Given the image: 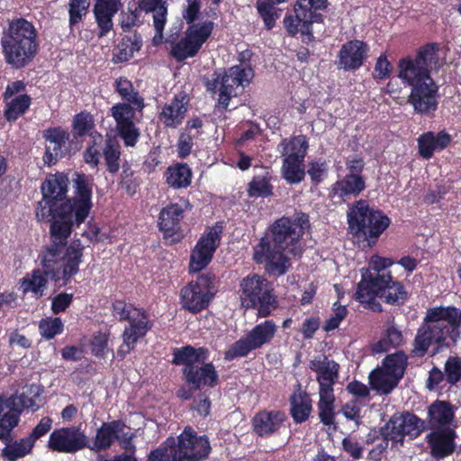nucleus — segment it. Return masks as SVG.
Returning a JSON list of instances; mask_svg holds the SVG:
<instances>
[{
	"label": "nucleus",
	"instance_id": "nucleus-35",
	"mask_svg": "<svg viewBox=\"0 0 461 461\" xmlns=\"http://www.w3.org/2000/svg\"><path fill=\"white\" fill-rule=\"evenodd\" d=\"M120 5L121 0H96L94 14L98 27V38L106 36L113 30V17Z\"/></svg>",
	"mask_w": 461,
	"mask_h": 461
},
{
	"label": "nucleus",
	"instance_id": "nucleus-48",
	"mask_svg": "<svg viewBox=\"0 0 461 461\" xmlns=\"http://www.w3.org/2000/svg\"><path fill=\"white\" fill-rule=\"evenodd\" d=\"M402 341V332L396 326L391 325L384 330L381 339L371 345V350L374 354L384 353L400 347Z\"/></svg>",
	"mask_w": 461,
	"mask_h": 461
},
{
	"label": "nucleus",
	"instance_id": "nucleus-14",
	"mask_svg": "<svg viewBox=\"0 0 461 461\" xmlns=\"http://www.w3.org/2000/svg\"><path fill=\"white\" fill-rule=\"evenodd\" d=\"M68 183V176L61 172L46 176L41 186L42 200L38 203L35 212L39 221L48 219L51 212L59 205V202H65Z\"/></svg>",
	"mask_w": 461,
	"mask_h": 461
},
{
	"label": "nucleus",
	"instance_id": "nucleus-30",
	"mask_svg": "<svg viewBox=\"0 0 461 461\" xmlns=\"http://www.w3.org/2000/svg\"><path fill=\"white\" fill-rule=\"evenodd\" d=\"M189 96L185 93L175 95L169 103L162 107L158 120L167 129H176L183 122L188 112Z\"/></svg>",
	"mask_w": 461,
	"mask_h": 461
},
{
	"label": "nucleus",
	"instance_id": "nucleus-50",
	"mask_svg": "<svg viewBox=\"0 0 461 461\" xmlns=\"http://www.w3.org/2000/svg\"><path fill=\"white\" fill-rule=\"evenodd\" d=\"M371 387L382 394H389L398 385L394 378L384 366H377L369 374Z\"/></svg>",
	"mask_w": 461,
	"mask_h": 461
},
{
	"label": "nucleus",
	"instance_id": "nucleus-22",
	"mask_svg": "<svg viewBox=\"0 0 461 461\" xmlns=\"http://www.w3.org/2000/svg\"><path fill=\"white\" fill-rule=\"evenodd\" d=\"M183 203H170L163 207L159 212L158 226L164 238H171L173 241H179L184 237L182 221L185 212L191 210L192 205L188 200H183Z\"/></svg>",
	"mask_w": 461,
	"mask_h": 461
},
{
	"label": "nucleus",
	"instance_id": "nucleus-51",
	"mask_svg": "<svg viewBox=\"0 0 461 461\" xmlns=\"http://www.w3.org/2000/svg\"><path fill=\"white\" fill-rule=\"evenodd\" d=\"M271 176L268 172L264 175L254 176L248 185L247 192L250 198H267L274 194L271 184Z\"/></svg>",
	"mask_w": 461,
	"mask_h": 461
},
{
	"label": "nucleus",
	"instance_id": "nucleus-45",
	"mask_svg": "<svg viewBox=\"0 0 461 461\" xmlns=\"http://www.w3.org/2000/svg\"><path fill=\"white\" fill-rule=\"evenodd\" d=\"M393 260L389 258L373 256L369 267L361 269V279L357 285H364L370 283V279H375L377 276H393L389 267L393 265Z\"/></svg>",
	"mask_w": 461,
	"mask_h": 461
},
{
	"label": "nucleus",
	"instance_id": "nucleus-43",
	"mask_svg": "<svg viewBox=\"0 0 461 461\" xmlns=\"http://www.w3.org/2000/svg\"><path fill=\"white\" fill-rule=\"evenodd\" d=\"M48 277L49 276L45 275V272L35 268L20 279V289L23 294L31 292L36 299H39L43 296L47 288Z\"/></svg>",
	"mask_w": 461,
	"mask_h": 461
},
{
	"label": "nucleus",
	"instance_id": "nucleus-37",
	"mask_svg": "<svg viewBox=\"0 0 461 461\" xmlns=\"http://www.w3.org/2000/svg\"><path fill=\"white\" fill-rule=\"evenodd\" d=\"M127 321L129 325L124 328L122 339L131 343H137L153 327L148 313L142 309H134L133 316Z\"/></svg>",
	"mask_w": 461,
	"mask_h": 461
},
{
	"label": "nucleus",
	"instance_id": "nucleus-46",
	"mask_svg": "<svg viewBox=\"0 0 461 461\" xmlns=\"http://www.w3.org/2000/svg\"><path fill=\"white\" fill-rule=\"evenodd\" d=\"M102 143L101 151L104 159L106 170L110 174H116L120 169L122 148L116 137L106 135Z\"/></svg>",
	"mask_w": 461,
	"mask_h": 461
},
{
	"label": "nucleus",
	"instance_id": "nucleus-25",
	"mask_svg": "<svg viewBox=\"0 0 461 461\" xmlns=\"http://www.w3.org/2000/svg\"><path fill=\"white\" fill-rule=\"evenodd\" d=\"M42 393L41 388L35 384L26 386L21 394H13L6 398V406L14 412V417H6V421L11 428H15L20 422V418L24 410L36 411L41 408V404L37 402Z\"/></svg>",
	"mask_w": 461,
	"mask_h": 461
},
{
	"label": "nucleus",
	"instance_id": "nucleus-1",
	"mask_svg": "<svg viewBox=\"0 0 461 461\" xmlns=\"http://www.w3.org/2000/svg\"><path fill=\"white\" fill-rule=\"evenodd\" d=\"M461 337V309L435 306L427 309L412 341L411 355L423 357L432 348V356L455 346Z\"/></svg>",
	"mask_w": 461,
	"mask_h": 461
},
{
	"label": "nucleus",
	"instance_id": "nucleus-2",
	"mask_svg": "<svg viewBox=\"0 0 461 461\" xmlns=\"http://www.w3.org/2000/svg\"><path fill=\"white\" fill-rule=\"evenodd\" d=\"M1 52L5 62L20 70L28 67L40 51L39 32L32 22L24 17L7 21L0 37Z\"/></svg>",
	"mask_w": 461,
	"mask_h": 461
},
{
	"label": "nucleus",
	"instance_id": "nucleus-28",
	"mask_svg": "<svg viewBox=\"0 0 461 461\" xmlns=\"http://www.w3.org/2000/svg\"><path fill=\"white\" fill-rule=\"evenodd\" d=\"M286 420L287 416L284 411L263 409L252 418V430L258 437L268 438L278 434Z\"/></svg>",
	"mask_w": 461,
	"mask_h": 461
},
{
	"label": "nucleus",
	"instance_id": "nucleus-56",
	"mask_svg": "<svg viewBox=\"0 0 461 461\" xmlns=\"http://www.w3.org/2000/svg\"><path fill=\"white\" fill-rule=\"evenodd\" d=\"M95 118L88 111H81L77 113L72 121V130L74 136L77 138H82L85 136H95L92 131L95 129Z\"/></svg>",
	"mask_w": 461,
	"mask_h": 461
},
{
	"label": "nucleus",
	"instance_id": "nucleus-27",
	"mask_svg": "<svg viewBox=\"0 0 461 461\" xmlns=\"http://www.w3.org/2000/svg\"><path fill=\"white\" fill-rule=\"evenodd\" d=\"M293 14H286L284 18V26L291 36L301 32L303 35H312V23H322L323 15L320 13L303 9L297 2L294 6Z\"/></svg>",
	"mask_w": 461,
	"mask_h": 461
},
{
	"label": "nucleus",
	"instance_id": "nucleus-63",
	"mask_svg": "<svg viewBox=\"0 0 461 461\" xmlns=\"http://www.w3.org/2000/svg\"><path fill=\"white\" fill-rule=\"evenodd\" d=\"M174 438H168L165 443L150 451L148 461H173Z\"/></svg>",
	"mask_w": 461,
	"mask_h": 461
},
{
	"label": "nucleus",
	"instance_id": "nucleus-58",
	"mask_svg": "<svg viewBox=\"0 0 461 461\" xmlns=\"http://www.w3.org/2000/svg\"><path fill=\"white\" fill-rule=\"evenodd\" d=\"M89 6L90 0H69L68 25L71 30L86 15Z\"/></svg>",
	"mask_w": 461,
	"mask_h": 461
},
{
	"label": "nucleus",
	"instance_id": "nucleus-21",
	"mask_svg": "<svg viewBox=\"0 0 461 461\" xmlns=\"http://www.w3.org/2000/svg\"><path fill=\"white\" fill-rule=\"evenodd\" d=\"M115 122V132L126 148H134L140 139V130L134 122L135 108L129 104H115L110 109Z\"/></svg>",
	"mask_w": 461,
	"mask_h": 461
},
{
	"label": "nucleus",
	"instance_id": "nucleus-36",
	"mask_svg": "<svg viewBox=\"0 0 461 461\" xmlns=\"http://www.w3.org/2000/svg\"><path fill=\"white\" fill-rule=\"evenodd\" d=\"M366 186L364 176L345 175L331 185L330 194L345 202L351 197H357Z\"/></svg>",
	"mask_w": 461,
	"mask_h": 461
},
{
	"label": "nucleus",
	"instance_id": "nucleus-44",
	"mask_svg": "<svg viewBox=\"0 0 461 461\" xmlns=\"http://www.w3.org/2000/svg\"><path fill=\"white\" fill-rule=\"evenodd\" d=\"M164 176L166 183L175 189L187 188L192 182L193 172L186 163H175L169 166Z\"/></svg>",
	"mask_w": 461,
	"mask_h": 461
},
{
	"label": "nucleus",
	"instance_id": "nucleus-29",
	"mask_svg": "<svg viewBox=\"0 0 461 461\" xmlns=\"http://www.w3.org/2000/svg\"><path fill=\"white\" fill-rule=\"evenodd\" d=\"M456 431L450 427H438L426 436L430 455L436 459H443L455 452Z\"/></svg>",
	"mask_w": 461,
	"mask_h": 461
},
{
	"label": "nucleus",
	"instance_id": "nucleus-53",
	"mask_svg": "<svg viewBox=\"0 0 461 461\" xmlns=\"http://www.w3.org/2000/svg\"><path fill=\"white\" fill-rule=\"evenodd\" d=\"M407 365L408 357L402 350L387 355L382 362V366L399 382L404 375Z\"/></svg>",
	"mask_w": 461,
	"mask_h": 461
},
{
	"label": "nucleus",
	"instance_id": "nucleus-8",
	"mask_svg": "<svg viewBox=\"0 0 461 461\" xmlns=\"http://www.w3.org/2000/svg\"><path fill=\"white\" fill-rule=\"evenodd\" d=\"M240 298L246 309H256L258 318H267L278 308L271 282L258 274H249L240 282Z\"/></svg>",
	"mask_w": 461,
	"mask_h": 461
},
{
	"label": "nucleus",
	"instance_id": "nucleus-31",
	"mask_svg": "<svg viewBox=\"0 0 461 461\" xmlns=\"http://www.w3.org/2000/svg\"><path fill=\"white\" fill-rule=\"evenodd\" d=\"M42 137L50 143L45 147L42 159L45 165L50 167L63 157V148L69 140V132L60 126L50 127L43 131Z\"/></svg>",
	"mask_w": 461,
	"mask_h": 461
},
{
	"label": "nucleus",
	"instance_id": "nucleus-7",
	"mask_svg": "<svg viewBox=\"0 0 461 461\" xmlns=\"http://www.w3.org/2000/svg\"><path fill=\"white\" fill-rule=\"evenodd\" d=\"M310 227L309 215L300 211L276 219L266 231L287 254L301 258L304 251L302 240Z\"/></svg>",
	"mask_w": 461,
	"mask_h": 461
},
{
	"label": "nucleus",
	"instance_id": "nucleus-24",
	"mask_svg": "<svg viewBox=\"0 0 461 461\" xmlns=\"http://www.w3.org/2000/svg\"><path fill=\"white\" fill-rule=\"evenodd\" d=\"M370 47L367 42L353 39L341 45L335 64L344 71L358 70L368 58Z\"/></svg>",
	"mask_w": 461,
	"mask_h": 461
},
{
	"label": "nucleus",
	"instance_id": "nucleus-34",
	"mask_svg": "<svg viewBox=\"0 0 461 461\" xmlns=\"http://www.w3.org/2000/svg\"><path fill=\"white\" fill-rule=\"evenodd\" d=\"M126 427V423L122 420L103 422L96 429L91 449L96 452L108 450L119 439L120 434Z\"/></svg>",
	"mask_w": 461,
	"mask_h": 461
},
{
	"label": "nucleus",
	"instance_id": "nucleus-17",
	"mask_svg": "<svg viewBox=\"0 0 461 461\" xmlns=\"http://www.w3.org/2000/svg\"><path fill=\"white\" fill-rule=\"evenodd\" d=\"M386 435L393 443L403 444L407 438L413 440L426 429V422L415 413L409 411L394 412L384 424Z\"/></svg>",
	"mask_w": 461,
	"mask_h": 461
},
{
	"label": "nucleus",
	"instance_id": "nucleus-20",
	"mask_svg": "<svg viewBox=\"0 0 461 461\" xmlns=\"http://www.w3.org/2000/svg\"><path fill=\"white\" fill-rule=\"evenodd\" d=\"M47 447L53 452L64 454H75L90 447L87 436L77 426L55 429L50 434Z\"/></svg>",
	"mask_w": 461,
	"mask_h": 461
},
{
	"label": "nucleus",
	"instance_id": "nucleus-19",
	"mask_svg": "<svg viewBox=\"0 0 461 461\" xmlns=\"http://www.w3.org/2000/svg\"><path fill=\"white\" fill-rule=\"evenodd\" d=\"M73 196L60 203L62 206H70L77 223H83L93 207V178L84 173H76L73 179Z\"/></svg>",
	"mask_w": 461,
	"mask_h": 461
},
{
	"label": "nucleus",
	"instance_id": "nucleus-64",
	"mask_svg": "<svg viewBox=\"0 0 461 461\" xmlns=\"http://www.w3.org/2000/svg\"><path fill=\"white\" fill-rule=\"evenodd\" d=\"M167 7L161 6L160 10L153 13V25L155 35L153 37V44L159 45L163 40L164 28L167 23Z\"/></svg>",
	"mask_w": 461,
	"mask_h": 461
},
{
	"label": "nucleus",
	"instance_id": "nucleus-3",
	"mask_svg": "<svg viewBox=\"0 0 461 461\" xmlns=\"http://www.w3.org/2000/svg\"><path fill=\"white\" fill-rule=\"evenodd\" d=\"M172 355L171 363L175 366H184V379L192 389L201 390L218 385V372L212 362H206L210 356L207 348L186 345L173 348Z\"/></svg>",
	"mask_w": 461,
	"mask_h": 461
},
{
	"label": "nucleus",
	"instance_id": "nucleus-4",
	"mask_svg": "<svg viewBox=\"0 0 461 461\" xmlns=\"http://www.w3.org/2000/svg\"><path fill=\"white\" fill-rule=\"evenodd\" d=\"M84 249L79 240L68 247L51 243L44 246L39 255L42 271L55 283L61 281V286L67 285L79 271Z\"/></svg>",
	"mask_w": 461,
	"mask_h": 461
},
{
	"label": "nucleus",
	"instance_id": "nucleus-16",
	"mask_svg": "<svg viewBox=\"0 0 461 461\" xmlns=\"http://www.w3.org/2000/svg\"><path fill=\"white\" fill-rule=\"evenodd\" d=\"M211 444L205 435L199 436L190 426L185 427L174 439L173 461H202L211 453Z\"/></svg>",
	"mask_w": 461,
	"mask_h": 461
},
{
	"label": "nucleus",
	"instance_id": "nucleus-38",
	"mask_svg": "<svg viewBox=\"0 0 461 461\" xmlns=\"http://www.w3.org/2000/svg\"><path fill=\"white\" fill-rule=\"evenodd\" d=\"M0 440L5 444L1 450V456L5 461H18L33 452L34 446L26 437L14 439L12 431H8V435H5Z\"/></svg>",
	"mask_w": 461,
	"mask_h": 461
},
{
	"label": "nucleus",
	"instance_id": "nucleus-57",
	"mask_svg": "<svg viewBox=\"0 0 461 461\" xmlns=\"http://www.w3.org/2000/svg\"><path fill=\"white\" fill-rule=\"evenodd\" d=\"M39 331L46 340H50L64 331V323L59 317L42 318L39 322Z\"/></svg>",
	"mask_w": 461,
	"mask_h": 461
},
{
	"label": "nucleus",
	"instance_id": "nucleus-13",
	"mask_svg": "<svg viewBox=\"0 0 461 461\" xmlns=\"http://www.w3.org/2000/svg\"><path fill=\"white\" fill-rule=\"evenodd\" d=\"M278 327L273 320H266L256 324L244 337L235 341L225 351L224 358L233 360L246 357L249 352L269 344L276 337Z\"/></svg>",
	"mask_w": 461,
	"mask_h": 461
},
{
	"label": "nucleus",
	"instance_id": "nucleus-6",
	"mask_svg": "<svg viewBox=\"0 0 461 461\" xmlns=\"http://www.w3.org/2000/svg\"><path fill=\"white\" fill-rule=\"evenodd\" d=\"M254 76L253 68L231 66L227 69H215L211 78L203 79V86L212 95L219 93L217 107L221 112H226L231 98L241 94L251 83Z\"/></svg>",
	"mask_w": 461,
	"mask_h": 461
},
{
	"label": "nucleus",
	"instance_id": "nucleus-10",
	"mask_svg": "<svg viewBox=\"0 0 461 461\" xmlns=\"http://www.w3.org/2000/svg\"><path fill=\"white\" fill-rule=\"evenodd\" d=\"M348 227L357 238L363 237L369 245L375 244L389 227L391 220L381 210L372 209L366 201L359 200L348 212Z\"/></svg>",
	"mask_w": 461,
	"mask_h": 461
},
{
	"label": "nucleus",
	"instance_id": "nucleus-12",
	"mask_svg": "<svg viewBox=\"0 0 461 461\" xmlns=\"http://www.w3.org/2000/svg\"><path fill=\"white\" fill-rule=\"evenodd\" d=\"M253 261L264 265L266 271L275 276L285 275L292 267L289 257L267 231L253 247Z\"/></svg>",
	"mask_w": 461,
	"mask_h": 461
},
{
	"label": "nucleus",
	"instance_id": "nucleus-60",
	"mask_svg": "<svg viewBox=\"0 0 461 461\" xmlns=\"http://www.w3.org/2000/svg\"><path fill=\"white\" fill-rule=\"evenodd\" d=\"M446 381L449 385H456L461 380V357L450 356L444 364Z\"/></svg>",
	"mask_w": 461,
	"mask_h": 461
},
{
	"label": "nucleus",
	"instance_id": "nucleus-61",
	"mask_svg": "<svg viewBox=\"0 0 461 461\" xmlns=\"http://www.w3.org/2000/svg\"><path fill=\"white\" fill-rule=\"evenodd\" d=\"M140 13L134 6L132 9L131 6L128 7V11H122L120 14V26L124 33L134 32L132 29L141 25L142 22L140 19Z\"/></svg>",
	"mask_w": 461,
	"mask_h": 461
},
{
	"label": "nucleus",
	"instance_id": "nucleus-39",
	"mask_svg": "<svg viewBox=\"0 0 461 461\" xmlns=\"http://www.w3.org/2000/svg\"><path fill=\"white\" fill-rule=\"evenodd\" d=\"M451 142V137L445 131L435 134L433 131H427L418 138L419 154L423 158L429 159L433 157L434 151L446 149Z\"/></svg>",
	"mask_w": 461,
	"mask_h": 461
},
{
	"label": "nucleus",
	"instance_id": "nucleus-41",
	"mask_svg": "<svg viewBox=\"0 0 461 461\" xmlns=\"http://www.w3.org/2000/svg\"><path fill=\"white\" fill-rule=\"evenodd\" d=\"M114 92L123 101L122 104H129L133 106L135 111L141 112L145 107L144 99L140 95L139 92L134 88L131 81L126 77H119L113 83Z\"/></svg>",
	"mask_w": 461,
	"mask_h": 461
},
{
	"label": "nucleus",
	"instance_id": "nucleus-40",
	"mask_svg": "<svg viewBox=\"0 0 461 461\" xmlns=\"http://www.w3.org/2000/svg\"><path fill=\"white\" fill-rule=\"evenodd\" d=\"M143 45L141 35L137 32L125 33L114 48L113 59L115 62H127L140 51Z\"/></svg>",
	"mask_w": 461,
	"mask_h": 461
},
{
	"label": "nucleus",
	"instance_id": "nucleus-62",
	"mask_svg": "<svg viewBox=\"0 0 461 461\" xmlns=\"http://www.w3.org/2000/svg\"><path fill=\"white\" fill-rule=\"evenodd\" d=\"M332 312H333L331 316L325 321L323 325V330L326 332H330L338 329L348 313L347 307L341 305L339 302L333 303Z\"/></svg>",
	"mask_w": 461,
	"mask_h": 461
},
{
	"label": "nucleus",
	"instance_id": "nucleus-47",
	"mask_svg": "<svg viewBox=\"0 0 461 461\" xmlns=\"http://www.w3.org/2000/svg\"><path fill=\"white\" fill-rule=\"evenodd\" d=\"M304 159L301 156H286L283 158L281 172L283 178L290 185L299 184L305 177Z\"/></svg>",
	"mask_w": 461,
	"mask_h": 461
},
{
	"label": "nucleus",
	"instance_id": "nucleus-32",
	"mask_svg": "<svg viewBox=\"0 0 461 461\" xmlns=\"http://www.w3.org/2000/svg\"><path fill=\"white\" fill-rule=\"evenodd\" d=\"M309 367L317 374L319 393H334L333 386L339 376V365L324 357L323 360H312Z\"/></svg>",
	"mask_w": 461,
	"mask_h": 461
},
{
	"label": "nucleus",
	"instance_id": "nucleus-59",
	"mask_svg": "<svg viewBox=\"0 0 461 461\" xmlns=\"http://www.w3.org/2000/svg\"><path fill=\"white\" fill-rule=\"evenodd\" d=\"M103 141V136L95 131V136H93V144L87 147L84 152V160L92 168L97 167L100 163V156L102 155L101 146Z\"/></svg>",
	"mask_w": 461,
	"mask_h": 461
},
{
	"label": "nucleus",
	"instance_id": "nucleus-49",
	"mask_svg": "<svg viewBox=\"0 0 461 461\" xmlns=\"http://www.w3.org/2000/svg\"><path fill=\"white\" fill-rule=\"evenodd\" d=\"M308 149V138L303 134L285 138L278 144V150L283 158L294 155L305 158Z\"/></svg>",
	"mask_w": 461,
	"mask_h": 461
},
{
	"label": "nucleus",
	"instance_id": "nucleus-52",
	"mask_svg": "<svg viewBox=\"0 0 461 461\" xmlns=\"http://www.w3.org/2000/svg\"><path fill=\"white\" fill-rule=\"evenodd\" d=\"M320 398L317 403L320 421L325 426L335 423V395L334 393H319Z\"/></svg>",
	"mask_w": 461,
	"mask_h": 461
},
{
	"label": "nucleus",
	"instance_id": "nucleus-18",
	"mask_svg": "<svg viewBox=\"0 0 461 461\" xmlns=\"http://www.w3.org/2000/svg\"><path fill=\"white\" fill-rule=\"evenodd\" d=\"M222 230L221 222H216L199 238L190 255L191 272L198 273L211 263L221 244Z\"/></svg>",
	"mask_w": 461,
	"mask_h": 461
},
{
	"label": "nucleus",
	"instance_id": "nucleus-54",
	"mask_svg": "<svg viewBox=\"0 0 461 461\" xmlns=\"http://www.w3.org/2000/svg\"><path fill=\"white\" fill-rule=\"evenodd\" d=\"M31 104L32 97L29 95L23 94L15 96L6 104L4 112L5 118L8 122H15L26 113Z\"/></svg>",
	"mask_w": 461,
	"mask_h": 461
},
{
	"label": "nucleus",
	"instance_id": "nucleus-26",
	"mask_svg": "<svg viewBox=\"0 0 461 461\" xmlns=\"http://www.w3.org/2000/svg\"><path fill=\"white\" fill-rule=\"evenodd\" d=\"M438 86L434 79L422 82L411 87L408 102L413 106L416 113L421 115L433 114L438 109Z\"/></svg>",
	"mask_w": 461,
	"mask_h": 461
},
{
	"label": "nucleus",
	"instance_id": "nucleus-5",
	"mask_svg": "<svg viewBox=\"0 0 461 461\" xmlns=\"http://www.w3.org/2000/svg\"><path fill=\"white\" fill-rule=\"evenodd\" d=\"M354 298L366 309L375 312H383L381 303L392 306H402L409 299V293L404 285L393 276H377L370 279L369 284L357 285Z\"/></svg>",
	"mask_w": 461,
	"mask_h": 461
},
{
	"label": "nucleus",
	"instance_id": "nucleus-15",
	"mask_svg": "<svg viewBox=\"0 0 461 461\" xmlns=\"http://www.w3.org/2000/svg\"><path fill=\"white\" fill-rule=\"evenodd\" d=\"M213 27L214 23L212 21L189 25L185 36L172 45L170 56L177 62H184L189 58L195 57L211 36Z\"/></svg>",
	"mask_w": 461,
	"mask_h": 461
},
{
	"label": "nucleus",
	"instance_id": "nucleus-33",
	"mask_svg": "<svg viewBox=\"0 0 461 461\" xmlns=\"http://www.w3.org/2000/svg\"><path fill=\"white\" fill-rule=\"evenodd\" d=\"M289 414L294 423L302 424L307 421L313 411L311 394L297 384L289 396Z\"/></svg>",
	"mask_w": 461,
	"mask_h": 461
},
{
	"label": "nucleus",
	"instance_id": "nucleus-42",
	"mask_svg": "<svg viewBox=\"0 0 461 461\" xmlns=\"http://www.w3.org/2000/svg\"><path fill=\"white\" fill-rule=\"evenodd\" d=\"M455 418V408L451 402L436 400L428 408V419L431 427H448Z\"/></svg>",
	"mask_w": 461,
	"mask_h": 461
},
{
	"label": "nucleus",
	"instance_id": "nucleus-23",
	"mask_svg": "<svg viewBox=\"0 0 461 461\" xmlns=\"http://www.w3.org/2000/svg\"><path fill=\"white\" fill-rule=\"evenodd\" d=\"M71 207L59 205L57 209L51 212L48 221L50 225V240L51 244L59 245V247H68V239L72 233L74 226H79L74 212L70 211ZM47 221V219L45 220Z\"/></svg>",
	"mask_w": 461,
	"mask_h": 461
},
{
	"label": "nucleus",
	"instance_id": "nucleus-55",
	"mask_svg": "<svg viewBox=\"0 0 461 461\" xmlns=\"http://www.w3.org/2000/svg\"><path fill=\"white\" fill-rule=\"evenodd\" d=\"M278 4H274L268 0H257L256 9L264 23V27L267 31L276 26V22L281 15L282 9L276 7Z\"/></svg>",
	"mask_w": 461,
	"mask_h": 461
},
{
	"label": "nucleus",
	"instance_id": "nucleus-9",
	"mask_svg": "<svg viewBox=\"0 0 461 461\" xmlns=\"http://www.w3.org/2000/svg\"><path fill=\"white\" fill-rule=\"evenodd\" d=\"M438 51V43H427L418 50L414 58L408 56L401 59L398 62V77L411 87L433 79L431 70L439 68Z\"/></svg>",
	"mask_w": 461,
	"mask_h": 461
},
{
	"label": "nucleus",
	"instance_id": "nucleus-11",
	"mask_svg": "<svg viewBox=\"0 0 461 461\" xmlns=\"http://www.w3.org/2000/svg\"><path fill=\"white\" fill-rule=\"evenodd\" d=\"M215 275L207 272L187 283L180 290V304L192 314L200 313L208 308L214 298Z\"/></svg>",
	"mask_w": 461,
	"mask_h": 461
}]
</instances>
